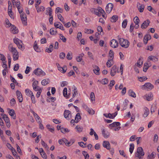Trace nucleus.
Wrapping results in <instances>:
<instances>
[{
    "label": "nucleus",
    "mask_w": 159,
    "mask_h": 159,
    "mask_svg": "<svg viewBox=\"0 0 159 159\" xmlns=\"http://www.w3.org/2000/svg\"><path fill=\"white\" fill-rule=\"evenodd\" d=\"M34 50L37 52H40V49L39 48L38 46L37 45V44H35L34 46Z\"/></svg>",
    "instance_id": "obj_55"
},
{
    "label": "nucleus",
    "mask_w": 159,
    "mask_h": 159,
    "mask_svg": "<svg viewBox=\"0 0 159 159\" xmlns=\"http://www.w3.org/2000/svg\"><path fill=\"white\" fill-rule=\"evenodd\" d=\"M74 92L73 94V98L75 97L76 95L78 93V92L77 90V88H76V87L75 86L74 87Z\"/></svg>",
    "instance_id": "obj_47"
},
{
    "label": "nucleus",
    "mask_w": 159,
    "mask_h": 159,
    "mask_svg": "<svg viewBox=\"0 0 159 159\" xmlns=\"http://www.w3.org/2000/svg\"><path fill=\"white\" fill-rule=\"evenodd\" d=\"M38 84L39 82L37 80L34 81L33 83L32 86L33 89L35 91H37L39 89V87L38 86Z\"/></svg>",
    "instance_id": "obj_9"
},
{
    "label": "nucleus",
    "mask_w": 159,
    "mask_h": 159,
    "mask_svg": "<svg viewBox=\"0 0 159 159\" xmlns=\"http://www.w3.org/2000/svg\"><path fill=\"white\" fill-rule=\"evenodd\" d=\"M144 109L145 110V112L143 114V116L144 117H146L149 114V110L147 107H145Z\"/></svg>",
    "instance_id": "obj_31"
},
{
    "label": "nucleus",
    "mask_w": 159,
    "mask_h": 159,
    "mask_svg": "<svg viewBox=\"0 0 159 159\" xmlns=\"http://www.w3.org/2000/svg\"><path fill=\"white\" fill-rule=\"evenodd\" d=\"M19 65L18 64H16L15 65L14 67V70L15 71H16L18 70L19 68Z\"/></svg>",
    "instance_id": "obj_64"
},
{
    "label": "nucleus",
    "mask_w": 159,
    "mask_h": 159,
    "mask_svg": "<svg viewBox=\"0 0 159 159\" xmlns=\"http://www.w3.org/2000/svg\"><path fill=\"white\" fill-rule=\"evenodd\" d=\"M110 43L111 46L112 48H115L118 47V43L115 39H113L111 40Z\"/></svg>",
    "instance_id": "obj_6"
},
{
    "label": "nucleus",
    "mask_w": 159,
    "mask_h": 159,
    "mask_svg": "<svg viewBox=\"0 0 159 159\" xmlns=\"http://www.w3.org/2000/svg\"><path fill=\"white\" fill-rule=\"evenodd\" d=\"M120 125V123L119 122H115L110 125V126L111 127H118L116 128L117 129H120L121 127L119 126Z\"/></svg>",
    "instance_id": "obj_13"
},
{
    "label": "nucleus",
    "mask_w": 159,
    "mask_h": 159,
    "mask_svg": "<svg viewBox=\"0 0 159 159\" xmlns=\"http://www.w3.org/2000/svg\"><path fill=\"white\" fill-rule=\"evenodd\" d=\"M9 50L11 52H12L13 54H16L17 52H18L17 50L15 48L13 47H11L9 49Z\"/></svg>",
    "instance_id": "obj_34"
},
{
    "label": "nucleus",
    "mask_w": 159,
    "mask_h": 159,
    "mask_svg": "<svg viewBox=\"0 0 159 159\" xmlns=\"http://www.w3.org/2000/svg\"><path fill=\"white\" fill-rule=\"evenodd\" d=\"M8 145L10 146V147H11V148H10V149L12 151V153L13 154V155L14 156H15L16 155V154H17L16 150L14 149V148H13L11 145L10 144H9Z\"/></svg>",
    "instance_id": "obj_36"
},
{
    "label": "nucleus",
    "mask_w": 159,
    "mask_h": 159,
    "mask_svg": "<svg viewBox=\"0 0 159 159\" xmlns=\"http://www.w3.org/2000/svg\"><path fill=\"white\" fill-rule=\"evenodd\" d=\"M144 8V6L143 4H141L138 7V9L140 12H142L143 11Z\"/></svg>",
    "instance_id": "obj_42"
},
{
    "label": "nucleus",
    "mask_w": 159,
    "mask_h": 159,
    "mask_svg": "<svg viewBox=\"0 0 159 159\" xmlns=\"http://www.w3.org/2000/svg\"><path fill=\"white\" fill-rule=\"evenodd\" d=\"M16 94L19 102H22L23 100V98L21 92L17 90L16 92Z\"/></svg>",
    "instance_id": "obj_11"
},
{
    "label": "nucleus",
    "mask_w": 159,
    "mask_h": 159,
    "mask_svg": "<svg viewBox=\"0 0 159 159\" xmlns=\"http://www.w3.org/2000/svg\"><path fill=\"white\" fill-rule=\"evenodd\" d=\"M67 89L66 88H64L63 90V94L64 97H67Z\"/></svg>",
    "instance_id": "obj_53"
},
{
    "label": "nucleus",
    "mask_w": 159,
    "mask_h": 159,
    "mask_svg": "<svg viewBox=\"0 0 159 159\" xmlns=\"http://www.w3.org/2000/svg\"><path fill=\"white\" fill-rule=\"evenodd\" d=\"M127 23V20H125L122 23V27L123 28H125L126 27Z\"/></svg>",
    "instance_id": "obj_45"
},
{
    "label": "nucleus",
    "mask_w": 159,
    "mask_h": 159,
    "mask_svg": "<svg viewBox=\"0 0 159 159\" xmlns=\"http://www.w3.org/2000/svg\"><path fill=\"white\" fill-rule=\"evenodd\" d=\"M2 115L3 116V119L5 121L6 123L10 121L7 115L2 114Z\"/></svg>",
    "instance_id": "obj_24"
},
{
    "label": "nucleus",
    "mask_w": 159,
    "mask_h": 159,
    "mask_svg": "<svg viewBox=\"0 0 159 159\" xmlns=\"http://www.w3.org/2000/svg\"><path fill=\"white\" fill-rule=\"evenodd\" d=\"M85 33L87 34H92L93 32V31L91 29H85Z\"/></svg>",
    "instance_id": "obj_49"
},
{
    "label": "nucleus",
    "mask_w": 159,
    "mask_h": 159,
    "mask_svg": "<svg viewBox=\"0 0 159 159\" xmlns=\"http://www.w3.org/2000/svg\"><path fill=\"white\" fill-rule=\"evenodd\" d=\"M113 7V5L111 3H108L106 7V11L107 13H109L112 11Z\"/></svg>",
    "instance_id": "obj_7"
},
{
    "label": "nucleus",
    "mask_w": 159,
    "mask_h": 159,
    "mask_svg": "<svg viewBox=\"0 0 159 159\" xmlns=\"http://www.w3.org/2000/svg\"><path fill=\"white\" fill-rule=\"evenodd\" d=\"M118 70V69L117 68L116 66H114L111 68V76H114L116 72Z\"/></svg>",
    "instance_id": "obj_10"
},
{
    "label": "nucleus",
    "mask_w": 159,
    "mask_h": 159,
    "mask_svg": "<svg viewBox=\"0 0 159 159\" xmlns=\"http://www.w3.org/2000/svg\"><path fill=\"white\" fill-rule=\"evenodd\" d=\"M82 154L85 157V159H88L89 157V155L87 152L85 151L82 152Z\"/></svg>",
    "instance_id": "obj_40"
},
{
    "label": "nucleus",
    "mask_w": 159,
    "mask_h": 159,
    "mask_svg": "<svg viewBox=\"0 0 159 159\" xmlns=\"http://www.w3.org/2000/svg\"><path fill=\"white\" fill-rule=\"evenodd\" d=\"M99 67L98 66H95V69L93 70V71L96 75H99Z\"/></svg>",
    "instance_id": "obj_22"
},
{
    "label": "nucleus",
    "mask_w": 159,
    "mask_h": 159,
    "mask_svg": "<svg viewBox=\"0 0 159 159\" xmlns=\"http://www.w3.org/2000/svg\"><path fill=\"white\" fill-rule=\"evenodd\" d=\"M102 133L103 137L106 138H108L110 135V133L107 130H102Z\"/></svg>",
    "instance_id": "obj_14"
},
{
    "label": "nucleus",
    "mask_w": 159,
    "mask_h": 159,
    "mask_svg": "<svg viewBox=\"0 0 159 159\" xmlns=\"http://www.w3.org/2000/svg\"><path fill=\"white\" fill-rule=\"evenodd\" d=\"M114 52H113V51H112L111 50H110L109 51V56L111 58H112V59H113V57H114Z\"/></svg>",
    "instance_id": "obj_60"
},
{
    "label": "nucleus",
    "mask_w": 159,
    "mask_h": 159,
    "mask_svg": "<svg viewBox=\"0 0 159 159\" xmlns=\"http://www.w3.org/2000/svg\"><path fill=\"white\" fill-rule=\"evenodd\" d=\"M31 112H32V113L33 114L36 121L38 123H39L40 120H39V116L37 114L35 113L33 111H31Z\"/></svg>",
    "instance_id": "obj_25"
},
{
    "label": "nucleus",
    "mask_w": 159,
    "mask_h": 159,
    "mask_svg": "<svg viewBox=\"0 0 159 159\" xmlns=\"http://www.w3.org/2000/svg\"><path fill=\"white\" fill-rule=\"evenodd\" d=\"M12 6H8V14L9 16L11 17L12 16H13V12L12 11Z\"/></svg>",
    "instance_id": "obj_27"
},
{
    "label": "nucleus",
    "mask_w": 159,
    "mask_h": 159,
    "mask_svg": "<svg viewBox=\"0 0 159 159\" xmlns=\"http://www.w3.org/2000/svg\"><path fill=\"white\" fill-rule=\"evenodd\" d=\"M41 143L42 145L45 148L47 149H48V146L47 145V144L46 143L43 141L42 140H41Z\"/></svg>",
    "instance_id": "obj_56"
},
{
    "label": "nucleus",
    "mask_w": 159,
    "mask_h": 159,
    "mask_svg": "<svg viewBox=\"0 0 159 159\" xmlns=\"http://www.w3.org/2000/svg\"><path fill=\"white\" fill-rule=\"evenodd\" d=\"M64 117L67 120H69L71 118V112L68 110H65L64 113Z\"/></svg>",
    "instance_id": "obj_4"
},
{
    "label": "nucleus",
    "mask_w": 159,
    "mask_h": 159,
    "mask_svg": "<svg viewBox=\"0 0 159 159\" xmlns=\"http://www.w3.org/2000/svg\"><path fill=\"white\" fill-rule=\"evenodd\" d=\"M25 91L26 94L27 95L29 96L30 97V96L32 95H33V93H32V92L28 89H26L25 90Z\"/></svg>",
    "instance_id": "obj_29"
},
{
    "label": "nucleus",
    "mask_w": 159,
    "mask_h": 159,
    "mask_svg": "<svg viewBox=\"0 0 159 159\" xmlns=\"http://www.w3.org/2000/svg\"><path fill=\"white\" fill-rule=\"evenodd\" d=\"M129 95L133 98H135L136 97V94L131 89H130L128 91Z\"/></svg>",
    "instance_id": "obj_26"
},
{
    "label": "nucleus",
    "mask_w": 159,
    "mask_h": 159,
    "mask_svg": "<svg viewBox=\"0 0 159 159\" xmlns=\"http://www.w3.org/2000/svg\"><path fill=\"white\" fill-rule=\"evenodd\" d=\"M35 0L36 1V3L35 4V7L36 10H37V12L39 13L40 11L39 6V5L40 4V2H39V0Z\"/></svg>",
    "instance_id": "obj_21"
},
{
    "label": "nucleus",
    "mask_w": 159,
    "mask_h": 159,
    "mask_svg": "<svg viewBox=\"0 0 159 159\" xmlns=\"http://www.w3.org/2000/svg\"><path fill=\"white\" fill-rule=\"evenodd\" d=\"M9 113L13 119H16V114L13 110L11 109L10 110Z\"/></svg>",
    "instance_id": "obj_19"
},
{
    "label": "nucleus",
    "mask_w": 159,
    "mask_h": 159,
    "mask_svg": "<svg viewBox=\"0 0 159 159\" xmlns=\"http://www.w3.org/2000/svg\"><path fill=\"white\" fill-rule=\"evenodd\" d=\"M65 57V54L64 52H61L59 55V57L61 59H63Z\"/></svg>",
    "instance_id": "obj_62"
},
{
    "label": "nucleus",
    "mask_w": 159,
    "mask_h": 159,
    "mask_svg": "<svg viewBox=\"0 0 159 159\" xmlns=\"http://www.w3.org/2000/svg\"><path fill=\"white\" fill-rule=\"evenodd\" d=\"M108 80L106 78L103 79L101 81V82L102 84H106L108 83Z\"/></svg>",
    "instance_id": "obj_57"
},
{
    "label": "nucleus",
    "mask_w": 159,
    "mask_h": 159,
    "mask_svg": "<svg viewBox=\"0 0 159 159\" xmlns=\"http://www.w3.org/2000/svg\"><path fill=\"white\" fill-rule=\"evenodd\" d=\"M103 146L107 149H110V144L108 141H104L102 143Z\"/></svg>",
    "instance_id": "obj_15"
},
{
    "label": "nucleus",
    "mask_w": 159,
    "mask_h": 159,
    "mask_svg": "<svg viewBox=\"0 0 159 159\" xmlns=\"http://www.w3.org/2000/svg\"><path fill=\"white\" fill-rule=\"evenodd\" d=\"M48 11V15L50 16H53L52 15V9L50 7H48L46 9V11Z\"/></svg>",
    "instance_id": "obj_38"
},
{
    "label": "nucleus",
    "mask_w": 159,
    "mask_h": 159,
    "mask_svg": "<svg viewBox=\"0 0 159 159\" xmlns=\"http://www.w3.org/2000/svg\"><path fill=\"white\" fill-rule=\"evenodd\" d=\"M11 29V33L13 34H17L18 32V30L14 25H12Z\"/></svg>",
    "instance_id": "obj_16"
},
{
    "label": "nucleus",
    "mask_w": 159,
    "mask_h": 159,
    "mask_svg": "<svg viewBox=\"0 0 159 159\" xmlns=\"http://www.w3.org/2000/svg\"><path fill=\"white\" fill-rule=\"evenodd\" d=\"M129 146V152L131 154H132L134 148V145L133 143H131L130 144Z\"/></svg>",
    "instance_id": "obj_41"
},
{
    "label": "nucleus",
    "mask_w": 159,
    "mask_h": 159,
    "mask_svg": "<svg viewBox=\"0 0 159 159\" xmlns=\"http://www.w3.org/2000/svg\"><path fill=\"white\" fill-rule=\"evenodd\" d=\"M146 87L147 88L150 90L152 89L153 88V85L150 83H145L143 86Z\"/></svg>",
    "instance_id": "obj_17"
},
{
    "label": "nucleus",
    "mask_w": 159,
    "mask_h": 159,
    "mask_svg": "<svg viewBox=\"0 0 159 159\" xmlns=\"http://www.w3.org/2000/svg\"><path fill=\"white\" fill-rule=\"evenodd\" d=\"M144 155V153L143 152V148L141 147L138 148L137 152L135 154V156L136 157H137L139 159H140L141 157L140 156H143Z\"/></svg>",
    "instance_id": "obj_2"
},
{
    "label": "nucleus",
    "mask_w": 159,
    "mask_h": 159,
    "mask_svg": "<svg viewBox=\"0 0 159 159\" xmlns=\"http://www.w3.org/2000/svg\"><path fill=\"white\" fill-rule=\"evenodd\" d=\"M142 57H140L138 60L137 62V66L140 67L142 65L143 63V61L142 60Z\"/></svg>",
    "instance_id": "obj_28"
},
{
    "label": "nucleus",
    "mask_w": 159,
    "mask_h": 159,
    "mask_svg": "<svg viewBox=\"0 0 159 159\" xmlns=\"http://www.w3.org/2000/svg\"><path fill=\"white\" fill-rule=\"evenodd\" d=\"M145 96L147 100L149 101L152 99V98L153 97V95L152 93H150L148 94H146L145 95Z\"/></svg>",
    "instance_id": "obj_32"
},
{
    "label": "nucleus",
    "mask_w": 159,
    "mask_h": 159,
    "mask_svg": "<svg viewBox=\"0 0 159 159\" xmlns=\"http://www.w3.org/2000/svg\"><path fill=\"white\" fill-rule=\"evenodd\" d=\"M20 14V16L21 19L22 21V22L23 24L25 25H27V17L26 16L25 13H24L22 12Z\"/></svg>",
    "instance_id": "obj_3"
},
{
    "label": "nucleus",
    "mask_w": 159,
    "mask_h": 159,
    "mask_svg": "<svg viewBox=\"0 0 159 159\" xmlns=\"http://www.w3.org/2000/svg\"><path fill=\"white\" fill-rule=\"evenodd\" d=\"M63 11V9L60 7H57L55 10V13H57L58 12L62 13Z\"/></svg>",
    "instance_id": "obj_52"
},
{
    "label": "nucleus",
    "mask_w": 159,
    "mask_h": 159,
    "mask_svg": "<svg viewBox=\"0 0 159 159\" xmlns=\"http://www.w3.org/2000/svg\"><path fill=\"white\" fill-rule=\"evenodd\" d=\"M40 43L42 44L45 43H47V40L45 38H43L40 39Z\"/></svg>",
    "instance_id": "obj_63"
},
{
    "label": "nucleus",
    "mask_w": 159,
    "mask_h": 159,
    "mask_svg": "<svg viewBox=\"0 0 159 159\" xmlns=\"http://www.w3.org/2000/svg\"><path fill=\"white\" fill-rule=\"evenodd\" d=\"M67 58L68 60H70L72 59V53L71 52H69L68 53L67 56Z\"/></svg>",
    "instance_id": "obj_48"
},
{
    "label": "nucleus",
    "mask_w": 159,
    "mask_h": 159,
    "mask_svg": "<svg viewBox=\"0 0 159 159\" xmlns=\"http://www.w3.org/2000/svg\"><path fill=\"white\" fill-rule=\"evenodd\" d=\"M57 32V31L56 30L55 31L54 29L53 28H51L50 29V33L51 35H54Z\"/></svg>",
    "instance_id": "obj_51"
},
{
    "label": "nucleus",
    "mask_w": 159,
    "mask_h": 159,
    "mask_svg": "<svg viewBox=\"0 0 159 159\" xmlns=\"http://www.w3.org/2000/svg\"><path fill=\"white\" fill-rule=\"evenodd\" d=\"M103 115L107 118H109L110 119H113L112 115L111 114H104Z\"/></svg>",
    "instance_id": "obj_46"
},
{
    "label": "nucleus",
    "mask_w": 159,
    "mask_h": 159,
    "mask_svg": "<svg viewBox=\"0 0 159 159\" xmlns=\"http://www.w3.org/2000/svg\"><path fill=\"white\" fill-rule=\"evenodd\" d=\"M54 26L57 28H59L61 30H64V28L62 24L60 22L57 23H54Z\"/></svg>",
    "instance_id": "obj_12"
},
{
    "label": "nucleus",
    "mask_w": 159,
    "mask_h": 159,
    "mask_svg": "<svg viewBox=\"0 0 159 159\" xmlns=\"http://www.w3.org/2000/svg\"><path fill=\"white\" fill-rule=\"evenodd\" d=\"M40 155L43 158L46 159L47 158L46 154L43 151V149L42 148H40Z\"/></svg>",
    "instance_id": "obj_18"
},
{
    "label": "nucleus",
    "mask_w": 159,
    "mask_h": 159,
    "mask_svg": "<svg viewBox=\"0 0 159 159\" xmlns=\"http://www.w3.org/2000/svg\"><path fill=\"white\" fill-rule=\"evenodd\" d=\"M63 142L65 143V144L68 146H69L70 144L71 143V142H69L68 140L65 138H63Z\"/></svg>",
    "instance_id": "obj_54"
},
{
    "label": "nucleus",
    "mask_w": 159,
    "mask_h": 159,
    "mask_svg": "<svg viewBox=\"0 0 159 159\" xmlns=\"http://www.w3.org/2000/svg\"><path fill=\"white\" fill-rule=\"evenodd\" d=\"M16 45L19 49L21 50L24 49L23 48L24 47L23 46V43L21 41L19 40V42Z\"/></svg>",
    "instance_id": "obj_30"
},
{
    "label": "nucleus",
    "mask_w": 159,
    "mask_h": 159,
    "mask_svg": "<svg viewBox=\"0 0 159 159\" xmlns=\"http://www.w3.org/2000/svg\"><path fill=\"white\" fill-rule=\"evenodd\" d=\"M57 16L58 19L60 20L63 24H65V22L63 21L64 18L60 14H58L57 15Z\"/></svg>",
    "instance_id": "obj_43"
},
{
    "label": "nucleus",
    "mask_w": 159,
    "mask_h": 159,
    "mask_svg": "<svg viewBox=\"0 0 159 159\" xmlns=\"http://www.w3.org/2000/svg\"><path fill=\"white\" fill-rule=\"evenodd\" d=\"M83 108L86 110L89 114H94V111L92 109H90V108L88 107L86 104H83Z\"/></svg>",
    "instance_id": "obj_5"
},
{
    "label": "nucleus",
    "mask_w": 159,
    "mask_h": 159,
    "mask_svg": "<svg viewBox=\"0 0 159 159\" xmlns=\"http://www.w3.org/2000/svg\"><path fill=\"white\" fill-rule=\"evenodd\" d=\"M119 40L120 44L122 47L126 48L129 47V43L128 40L123 38H120Z\"/></svg>",
    "instance_id": "obj_1"
},
{
    "label": "nucleus",
    "mask_w": 159,
    "mask_h": 159,
    "mask_svg": "<svg viewBox=\"0 0 159 159\" xmlns=\"http://www.w3.org/2000/svg\"><path fill=\"white\" fill-rule=\"evenodd\" d=\"M150 23V21L147 20L144 21L141 25V28L142 29H146L149 25Z\"/></svg>",
    "instance_id": "obj_8"
},
{
    "label": "nucleus",
    "mask_w": 159,
    "mask_h": 159,
    "mask_svg": "<svg viewBox=\"0 0 159 159\" xmlns=\"http://www.w3.org/2000/svg\"><path fill=\"white\" fill-rule=\"evenodd\" d=\"M60 36V39L63 41V42L64 43H65L66 41V39L65 37L63 35L60 34H59Z\"/></svg>",
    "instance_id": "obj_44"
},
{
    "label": "nucleus",
    "mask_w": 159,
    "mask_h": 159,
    "mask_svg": "<svg viewBox=\"0 0 159 159\" xmlns=\"http://www.w3.org/2000/svg\"><path fill=\"white\" fill-rule=\"evenodd\" d=\"M81 119V116L79 113H77L76 115L75 119L76 120V123H77Z\"/></svg>",
    "instance_id": "obj_35"
},
{
    "label": "nucleus",
    "mask_w": 159,
    "mask_h": 159,
    "mask_svg": "<svg viewBox=\"0 0 159 159\" xmlns=\"http://www.w3.org/2000/svg\"><path fill=\"white\" fill-rule=\"evenodd\" d=\"M20 2H17L16 3V6L17 8L18 11L20 13H21L23 12V10H20Z\"/></svg>",
    "instance_id": "obj_33"
},
{
    "label": "nucleus",
    "mask_w": 159,
    "mask_h": 159,
    "mask_svg": "<svg viewBox=\"0 0 159 159\" xmlns=\"http://www.w3.org/2000/svg\"><path fill=\"white\" fill-rule=\"evenodd\" d=\"M13 59L14 61H16L18 59L19 54L18 52H17L16 54H13Z\"/></svg>",
    "instance_id": "obj_39"
},
{
    "label": "nucleus",
    "mask_w": 159,
    "mask_h": 159,
    "mask_svg": "<svg viewBox=\"0 0 159 159\" xmlns=\"http://www.w3.org/2000/svg\"><path fill=\"white\" fill-rule=\"evenodd\" d=\"M115 84V81L114 80H112L111 81L109 85V86H110V89H112V86L114 85Z\"/></svg>",
    "instance_id": "obj_50"
},
{
    "label": "nucleus",
    "mask_w": 159,
    "mask_h": 159,
    "mask_svg": "<svg viewBox=\"0 0 159 159\" xmlns=\"http://www.w3.org/2000/svg\"><path fill=\"white\" fill-rule=\"evenodd\" d=\"M112 59H108V61L107 62L106 65L108 67H110L112 65L111 64V62L112 61Z\"/></svg>",
    "instance_id": "obj_37"
},
{
    "label": "nucleus",
    "mask_w": 159,
    "mask_h": 159,
    "mask_svg": "<svg viewBox=\"0 0 159 159\" xmlns=\"http://www.w3.org/2000/svg\"><path fill=\"white\" fill-rule=\"evenodd\" d=\"M50 81L49 79H46L42 80L41 82V84L42 85L45 86L48 84Z\"/></svg>",
    "instance_id": "obj_20"
},
{
    "label": "nucleus",
    "mask_w": 159,
    "mask_h": 159,
    "mask_svg": "<svg viewBox=\"0 0 159 159\" xmlns=\"http://www.w3.org/2000/svg\"><path fill=\"white\" fill-rule=\"evenodd\" d=\"M134 23L135 24H139V18L137 16L135 17L134 19Z\"/></svg>",
    "instance_id": "obj_59"
},
{
    "label": "nucleus",
    "mask_w": 159,
    "mask_h": 159,
    "mask_svg": "<svg viewBox=\"0 0 159 159\" xmlns=\"http://www.w3.org/2000/svg\"><path fill=\"white\" fill-rule=\"evenodd\" d=\"M90 98L91 101L95 100V96L93 92H91L90 94Z\"/></svg>",
    "instance_id": "obj_61"
},
{
    "label": "nucleus",
    "mask_w": 159,
    "mask_h": 159,
    "mask_svg": "<svg viewBox=\"0 0 159 159\" xmlns=\"http://www.w3.org/2000/svg\"><path fill=\"white\" fill-rule=\"evenodd\" d=\"M139 80L140 82H143L147 79L146 77L143 76L139 78Z\"/></svg>",
    "instance_id": "obj_58"
},
{
    "label": "nucleus",
    "mask_w": 159,
    "mask_h": 159,
    "mask_svg": "<svg viewBox=\"0 0 159 159\" xmlns=\"http://www.w3.org/2000/svg\"><path fill=\"white\" fill-rule=\"evenodd\" d=\"M118 16L117 15H113L111 18V21L112 22H115L118 19Z\"/></svg>",
    "instance_id": "obj_23"
}]
</instances>
